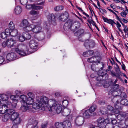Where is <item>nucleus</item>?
Segmentation results:
<instances>
[{"label":"nucleus","mask_w":128,"mask_h":128,"mask_svg":"<svg viewBox=\"0 0 128 128\" xmlns=\"http://www.w3.org/2000/svg\"><path fill=\"white\" fill-rule=\"evenodd\" d=\"M80 25V24L78 22L76 21L72 23V22L68 21L65 24L64 28L65 30H66L70 28H74V30H75L79 28Z\"/></svg>","instance_id":"obj_4"},{"label":"nucleus","mask_w":128,"mask_h":128,"mask_svg":"<svg viewBox=\"0 0 128 128\" xmlns=\"http://www.w3.org/2000/svg\"><path fill=\"white\" fill-rule=\"evenodd\" d=\"M34 100L30 98H27L26 103L29 106H30L34 102Z\"/></svg>","instance_id":"obj_33"},{"label":"nucleus","mask_w":128,"mask_h":128,"mask_svg":"<svg viewBox=\"0 0 128 128\" xmlns=\"http://www.w3.org/2000/svg\"><path fill=\"white\" fill-rule=\"evenodd\" d=\"M64 8V7L63 6H56L55 8L54 9L55 11H57L62 10Z\"/></svg>","instance_id":"obj_38"},{"label":"nucleus","mask_w":128,"mask_h":128,"mask_svg":"<svg viewBox=\"0 0 128 128\" xmlns=\"http://www.w3.org/2000/svg\"><path fill=\"white\" fill-rule=\"evenodd\" d=\"M104 64L102 63H100L99 61H97L96 62H93L92 65V70L94 71H96L98 70V67H101L100 68V70H102L104 68Z\"/></svg>","instance_id":"obj_9"},{"label":"nucleus","mask_w":128,"mask_h":128,"mask_svg":"<svg viewBox=\"0 0 128 128\" xmlns=\"http://www.w3.org/2000/svg\"><path fill=\"white\" fill-rule=\"evenodd\" d=\"M30 106V110L32 111H34L32 110L33 109L36 110L40 108L42 109V107H41V106L39 104V100H38L37 99L36 102H33L32 105Z\"/></svg>","instance_id":"obj_13"},{"label":"nucleus","mask_w":128,"mask_h":128,"mask_svg":"<svg viewBox=\"0 0 128 128\" xmlns=\"http://www.w3.org/2000/svg\"><path fill=\"white\" fill-rule=\"evenodd\" d=\"M20 25L23 28L24 31L28 32L31 34L39 33L41 32L42 29L40 23H38L29 24L28 20L26 19L22 20Z\"/></svg>","instance_id":"obj_1"},{"label":"nucleus","mask_w":128,"mask_h":128,"mask_svg":"<svg viewBox=\"0 0 128 128\" xmlns=\"http://www.w3.org/2000/svg\"><path fill=\"white\" fill-rule=\"evenodd\" d=\"M120 97H122V96L124 98H126V94L124 93H122L121 92V94L120 96Z\"/></svg>","instance_id":"obj_60"},{"label":"nucleus","mask_w":128,"mask_h":128,"mask_svg":"<svg viewBox=\"0 0 128 128\" xmlns=\"http://www.w3.org/2000/svg\"><path fill=\"white\" fill-rule=\"evenodd\" d=\"M110 86V84L109 83H106V84L104 85L103 86L104 88H107L109 86Z\"/></svg>","instance_id":"obj_64"},{"label":"nucleus","mask_w":128,"mask_h":128,"mask_svg":"<svg viewBox=\"0 0 128 128\" xmlns=\"http://www.w3.org/2000/svg\"><path fill=\"white\" fill-rule=\"evenodd\" d=\"M1 38L3 39H4L7 38L8 35L5 33V32H2L1 33Z\"/></svg>","instance_id":"obj_45"},{"label":"nucleus","mask_w":128,"mask_h":128,"mask_svg":"<svg viewBox=\"0 0 128 128\" xmlns=\"http://www.w3.org/2000/svg\"><path fill=\"white\" fill-rule=\"evenodd\" d=\"M32 9L35 10H40L43 8L42 6H38V5L35 4H32Z\"/></svg>","instance_id":"obj_31"},{"label":"nucleus","mask_w":128,"mask_h":128,"mask_svg":"<svg viewBox=\"0 0 128 128\" xmlns=\"http://www.w3.org/2000/svg\"><path fill=\"white\" fill-rule=\"evenodd\" d=\"M29 46L32 49L36 50L38 48V43L35 40H31L29 42Z\"/></svg>","instance_id":"obj_14"},{"label":"nucleus","mask_w":128,"mask_h":128,"mask_svg":"<svg viewBox=\"0 0 128 128\" xmlns=\"http://www.w3.org/2000/svg\"><path fill=\"white\" fill-rule=\"evenodd\" d=\"M20 109L22 111L26 112L28 110H30V106H29L26 103H22Z\"/></svg>","instance_id":"obj_20"},{"label":"nucleus","mask_w":128,"mask_h":128,"mask_svg":"<svg viewBox=\"0 0 128 128\" xmlns=\"http://www.w3.org/2000/svg\"><path fill=\"white\" fill-rule=\"evenodd\" d=\"M2 46L3 47H5L6 46H7V41L4 42L2 44Z\"/></svg>","instance_id":"obj_56"},{"label":"nucleus","mask_w":128,"mask_h":128,"mask_svg":"<svg viewBox=\"0 0 128 128\" xmlns=\"http://www.w3.org/2000/svg\"><path fill=\"white\" fill-rule=\"evenodd\" d=\"M56 102L54 104L50 106V108H48V110L50 111L56 110L57 113L59 114L62 112V106L61 105L57 104V102L55 100Z\"/></svg>","instance_id":"obj_8"},{"label":"nucleus","mask_w":128,"mask_h":128,"mask_svg":"<svg viewBox=\"0 0 128 128\" xmlns=\"http://www.w3.org/2000/svg\"><path fill=\"white\" fill-rule=\"evenodd\" d=\"M8 112L10 115L11 120L16 124H20L22 121L21 118L19 117V114L18 112L13 110L10 109L8 110Z\"/></svg>","instance_id":"obj_3"},{"label":"nucleus","mask_w":128,"mask_h":128,"mask_svg":"<svg viewBox=\"0 0 128 128\" xmlns=\"http://www.w3.org/2000/svg\"><path fill=\"white\" fill-rule=\"evenodd\" d=\"M110 90H120L119 85L117 84L114 85Z\"/></svg>","instance_id":"obj_35"},{"label":"nucleus","mask_w":128,"mask_h":128,"mask_svg":"<svg viewBox=\"0 0 128 128\" xmlns=\"http://www.w3.org/2000/svg\"><path fill=\"white\" fill-rule=\"evenodd\" d=\"M10 34L12 36L15 37L17 36L18 34V30L15 28L10 30Z\"/></svg>","instance_id":"obj_22"},{"label":"nucleus","mask_w":128,"mask_h":128,"mask_svg":"<svg viewBox=\"0 0 128 128\" xmlns=\"http://www.w3.org/2000/svg\"><path fill=\"white\" fill-rule=\"evenodd\" d=\"M94 53V51L92 50H89L87 52H84L83 55L84 56H88L92 55Z\"/></svg>","instance_id":"obj_29"},{"label":"nucleus","mask_w":128,"mask_h":128,"mask_svg":"<svg viewBox=\"0 0 128 128\" xmlns=\"http://www.w3.org/2000/svg\"><path fill=\"white\" fill-rule=\"evenodd\" d=\"M120 104L122 106V105L127 106L128 105V100L126 99H122Z\"/></svg>","instance_id":"obj_32"},{"label":"nucleus","mask_w":128,"mask_h":128,"mask_svg":"<svg viewBox=\"0 0 128 128\" xmlns=\"http://www.w3.org/2000/svg\"><path fill=\"white\" fill-rule=\"evenodd\" d=\"M95 58H96V57H92L90 58H89L88 60V61L90 63H92V62H96L97 61H94V60H96L95 59Z\"/></svg>","instance_id":"obj_40"},{"label":"nucleus","mask_w":128,"mask_h":128,"mask_svg":"<svg viewBox=\"0 0 128 128\" xmlns=\"http://www.w3.org/2000/svg\"><path fill=\"white\" fill-rule=\"evenodd\" d=\"M117 122V121L116 120L114 119L113 120H112V123L113 124H116Z\"/></svg>","instance_id":"obj_62"},{"label":"nucleus","mask_w":128,"mask_h":128,"mask_svg":"<svg viewBox=\"0 0 128 128\" xmlns=\"http://www.w3.org/2000/svg\"><path fill=\"white\" fill-rule=\"evenodd\" d=\"M68 104V102L67 100H65L62 102V104L63 106H65Z\"/></svg>","instance_id":"obj_52"},{"label":"nucleus","mask_w":128,"mask_h":128,"mask_svg":"<svg viewBox=\"0 0 128 128\" xmlns=\"http://www.w3.org/2000/svg\"><path fill=\"white\" fill-rule=\"evenodd\" d=\"M15 93L17 96H18L21 94V92L19 90H16L15 91Z\"/></svg>","instance_id":"obj_61"},{"label":"nucleus","mask_w":128,"mask_h":128,"mask_svg":"<svg viewBox=\"0 0 128 128\" xmlns=\"http://www.w3.org/2000/svg\"><path fill=\"white\" fill-rule=\"evenodd\" d=\"M102 18L105 22L111 24L112 27L113 26L114 24H116V23L114 22L112 20L108 19L105 18L104 17H103Z\"/></svg>","instance_id":"obj_24"},{"label":"nucleus","mask_w":128,"mask_h":128,"mask_svg":"<svg viewBox=\"0 0 128 128\" xmlns=\"http://www.w3.org/2000/svg\"><path fill=\"white\" fill-rule=\"evenodd\" d=\"M45 2L44 1H42V2H38L36 4V5L38 6H42L44 5Z\"/></svg>","instance_id":"obj_50"},{"label":"nucleus","mask_w":128,"mask_h":128,"mask_svg":"<svg viewBox=\"0 0 128 128\" xmlns=\"http://www.w3.org/2000/svg\"><path fill=\"white\" fill-rule=\"evenodd\" d=\"M8 27L10 30L16 28H15V25L12 21H11L9 23Z\"/></svg>","instance_id":"obj_34"},{"label":"nucleus","mask_w":128,"mask_h":128,"mask_svg":"<svg viewBox=\"0 0 128 128\" xmlns=\"http://www.w3.org/2000/svg\"><path fill=\"white\" fill-rule=\"evenodd\" d=\"M20 98L21 100L20 102L22 104L26 103V102L27 98L26 96L24 95H21L20 96Z\"/></svg>","instance_id":"obj_28"},{"label":"nucleus","mask_w":128,"mask_h":128,"mask_svg":"<svg viewBox=\"0 0 128 128\" xmlns=\"http://www.w3.org/2000/svg\"><path fill=\"white\" fill-rule=\"evenodd\" d=\"M89 45V46L91 48L94 47L95 45V43L94 40H90L88 41Z\"/></svg>","instance_id":"obj_37"},{"label":"nucleus","mask_w":128,"mask_h":128,"mask_svg":"<svg viewBox=\"0 0 128 128\" xmlns=\"http://www.w3.org/2000/svg\"><path fill=\"white\" fill-rule=\"evenodd\" d=\"M19 124H16L15 123H14L12 128H18V125Z\"/></svg>","instance_id":"obj_59"},{"label":"nucleus","mask_w":128,"mask_h":128,"mask_svg":"<svg viewBox=\"0 0 128 128\" xmlns=\"http://www.w3.org/2000/svg\"><path fill=\"white\" fill-rule=\"evenodd\" d=\"M10 29L6 28L5 30V32H4L7 35H8L9 34H10Z\"/></svg>","instance_id":"obj_53"},{"label":"nucleus","mask_w":128,"mask_h":128,"mask_svg":"<svg viewBox=\"0 0 128 128\" xmlns=\"http://www.w3.org/2000/svg\"><path fill=\"white\" fill-rule=\"evenodd\" d=\"M39 11H35L34 10H32L30 12V14L32 15H38L39 14Z\"/></svg>","instance_id":"obj_39"},{"label":"nucleus","mask_w":128,"mask_h":128,"mask_svg":"<svg viewBox=\"0 0 128 128\" xmlns=\"http://www.w3.org/2000/svg\"><path fill=\"white\" fill-rule=\"evenodd\" d=\"M28 98H30L34 100L35 98V95L32 93L30 92L28 94Z\"/></svg>","instance_id":"obj_36"},{"label":"nucleus","mask_w":128,"mask_h":128,"mask_svg":"<svg viewBox=\"0 0 128 128\" xmlns=\"http://www.w3.org/2000/svg\"><path fill=\"white\" fill-rule=\"evenodd\" d=\"M55 125L56 128H64L63 122H56L55 124Z\"/></svg>","instance_id":"obj_30"},{"label":"nucleus","mask_w":128,"mask_h":128,"mask_svg":"<svg viewBox=\"0 0 128 128\" xmlns=\"http://www.w3.org/2000/svg\"><path fill=\"white\" fill-rule=\"evenodd\" d=\"M98 8L100 10V12L102 13H104V12H106V10L105 9H102L99 8Z\"/></svg>","instance_id":"obj_63"},{"label":"nucleus","mask_w":128,"mask_h":128,"mask_svg":"<svg viewBox=\"0 0 128 128\" xmlns=\"http://www.w3.org/2000/svg\"><path fill=\"white\" fill-rule=\"evenodd\" d=\"M108 121L107 119H104L102 117L99 118L97 120L98 126L100 128H105L106 124Z\"/></svg>","instance_id":"obj_10"},{"label":"nucleus","mask_w":128,"mask_h":128,"mask_svg":"<svg viewBox=\"0 0 128 128\" xmlns=\"http://www.w3.org/2000/svg\"><path fill=\"white\" fill-rule=\"evenodd\" d=\"M107 109L108 110L114 113L115 114H116L114 112L116 110V108H115L114 110V108L112 106H108L107 107Z\"/></svg>","instance_id":"obj_41"},{"label":"nucleus","mask_w":128,"mask_h":128,"mask_svg":"<svg viewBox=\"0 0 128 128\" xmlns=\"http://www.w3.org/2000/svg\"><path fill=\"white\" fill-rule=\"evenodd\" d=\"M17 102V100H15L14 102H12V106L13 108H15L16 107Z\"/></svg>","instance_id":"obj_48"},{"label":"nucleus","mask_w":128,"mask_h":128,"mask_svg":"<svg viewBox=\"0 0 128 128\" xmlns=\"http://www.w3.org/2000/svg\"><path fill=\"white\" fill-rule=\"evenodd\" d=\"M10 114L7 112L6 114L2 116V120L4 122H6L10 118Z\"/></svg>","instance_id":"obj_27"},{"label":"nucleus","mask_w":128,"mask_h":128,"mask_svg":"<svg viewBox=\"0 0 128 128\" xmlns=\"http://www.w3.org/2000/svg\"><path fill=\"white\" fill-rule=\"evenodd\" d=\"M68 16V13L66 12L61 15L59 14L58 15V18L62 21L64 22L67 19Z\"/></svg>","instance_id":"obj_17"},{"label":"nucleus","mask_w":128,"mask_h":128,"mask_svg":"<svg viewBox=\"0 0 128 128\" xmlns=\"http://www.w3.org/2000/svg\"><path fill=\"white\" fill-rule=\"evenodd\" d=\"M7 105L4 104L0 106V113L3 114L7 112L8 110H9L7 106Z\"/></svg>","instance_id":"obj_18"},{"label":"nucleus","mask_w":128,"mask_h":128,"mask_svg":"<svg viewBox=\"0 0 128 128\" xmlns=\"http://www.w3.org/2000/svg\"><path fill=\"white\" fill-rule=\"evenodd\" d=\"M16 54L14 52H11L8 54L6 56V58L8 60L11 61L16 58Z\"/></svg>","instance_id":"obj_16"},{"label":"nucleus","mask_w":128,"mask_h":128,"mask_svg":"<svg viewBox=\"0 0 128 128\" xmlns=\"http://www.w3.org/2000/svg\"><path fill=\"white\" fill-rule=\"evenodd\" d=\"M120 98H118L117 96H114L112 98V101L114 104V106L115 108H116V110L114 112L116 114H119L120 112V110L122 108V105L120 103H119L118 102V99Z\"/></svg>","instance_id":"obj_6"},{"label":"nucleus","mask_w":128,"mask_h":128,"mask_svg":"<svg viewBox=\"0 0 128 128\" xmlns=\"http://www.w3.org/2000/svg\"><path fill=\"white\" fill-rule=\"evenodd\" d=\"M64 128H70L72 126L71 122L69 120H66L63 122Z\"/></svg>","instance_id":"obj_23"},{"label":"nucleus","mask_w":128,"mask_h":128,"mask_svg":"<svg viewBox=\"0 0 128 128\" xmlns=\"http://www.w3.org/2000/svg\"><path fill=\"white\" fill-rule=\"evenodd\" d=\"M98 103L100 104L103 105L105 104V102L103 100H100L98 102Z\"/></svg>","instance_id":"obj_51"},{"label":"nucleus","mask_w":128,"mask_h":128,"mask_svg":"<svg viewBox=\"0 0 128 128\" xmlns=\"http://www.w3.org/2000/svg\"><path fill=\"white\" fill-rule=\"evenodd\" d=\"M115 24L117 26V28L118 29L119 28H120V27L121 26L118 22H116V24Z\"/></svg>","instance_id":"obj_58"},{"label":"nucleus","mask_w":128,"mask_h":128,"mask_svg":"<svg viewBox=\"0 0 128 128\" xmlns=\"http://www.w3.org/2000/svg\"><path fill=\"white\" fill-rule=\"evenodd\" d=\"M32 124H33L34 125V126L32 128H38V127L37 126V125L38 123V122L37 120H32Z\"/></svg>","instance_id":"obj_43"},{"label":"nucleus","mask_w":128,"mask_h":128,"mask_svg":"<svg viewBox=\"0 0 128 128\" xmlns=\"http://www.w3.org/2000/svg\"><path fill=\"white\" fill-rule=\"evenodd\" d=\"M96 108L97 107L96 105H92L89 109L86 110L83 114V116L86 118H88L91 116H94V112L96 110Z\"/></svg>","instance_id":"obj_7"},{"label":"nucleus","mask_w":128,"mask_h":128,"mask_svg":"<svg viewBox=\"0 0 128 128\" xmlns=\"http://www.w3.org/2000/svg\"><path fill=\"white\" fill-rule=\"evenodd\" d=\"M15 96L14 95H12L10 96V99L13 100H14L13 102H14L15 100H16V99Z\"/></svg>","instance_id":"obj_57"},{"label":"nucleus","mask_w":128,"mask_h":128,"mask_svg":"<svg viewBox=\"0 0 128 128\" xmlns=\"http://www.w3.org/2000/svg\"><path fill=\"white\" fill-rule=\"evenodd\" d=\"M7 41V46L8 48H12L16 44V41L12 38L8 40Z\"/></svg>","instance_id":"obj_19"},{"label":"nucleus","mask_w":128,"mask_h":128,"mask_svg":"<svg viewBox=\"0 0 128 128\" xmlns=\"http://www.w3.org/2000/svg\"><path fill=\"white\" fill-rule=\"evenodd\" d=\"M23 34V35L24 36L26 39L28 40L31 38V34H31L28 31H25Z\"/></svg>","instance_id":"obj_26"},{"label":"nucleus","mask_w":128,"mask_h":128,"mask_svg":"<svg viewBox=\"0 0 128 128\" xmlns=\"http://www.w3.org/2000/svg\"><path fill=\"white\" fill-rule=\"evenodd\" d=\"M0 100H1L3 103L6 105H9L11 103L9 98L5 94L0 95Z\"/></svg>","instance_id":"obj_11"},{"label":"nucleus","mask_w":128,"mask_h":128,"mask_svg":"<svg viewBox=\"0 0 128 128\" xmlns=\"http://www.w3.org/2000/svg\"><path fill=\"white\" fill-rule=\"evenodd\" d=\"M71 112L70 109L67 108L64 109L63 111H62V114L63 116H67L69 115Z\"/></svg>","instance_id":"obj_21"},{"label":"nucleus","mask_w":128,"mask_h":128,"mask_svg":"<svg viewBox=\"0 0 128 128\" xmlns=\"http://www.w3.org/2000/svg\"><path fill=\"white\" fill-rule=\"evenodd\" d=\"M116 74L117 76H119L120 74L121 73L120 70L119 68H118L116 69Z\"/></svg>","instance_id":"obj_46"},{"label":"nucleus","mask_w":128,"mask_h":128,"mask_svg":"<svg viewBox=\"0 0 128 128\" xmlns=\"http://www.w3.org/2000/svg\"><path fill=\"white\" fill-rule=\"evenodd\" d=\"M26 39L24 36L23 35L22 36H20L19 38V40L21 42H23Z\"/></svg>","instance_id":"obj_44"},{"label":"nucleus","mask_w":128,"mask_h":128,"mask_svg":"<svg viewBox=\"0 0 128 128\" xmlns=\"http://www.w3.org/2000/svg\"><path fill=\"white\" fill-rule=\"evenodd\" d=\"M121 92L120 90H110L109 94H111L113 96H117L118 98H120V96L121 94Z\"/></svg>","instance_id":"obj_15"},{"label":"nucleus","mask_w":128,"mask_h":128,"mask_svg":"<svg viewBox=\"0 0 128 128\" xmlns=\"http://www.w3.org/2000/svg\"><path fill=\"white\" fill-rule=\"evenodd\" d=\"M28 51L27 46L23 44H19L15 47V51L21 56H25L26 52Z\"/></svg>","instance_id":"obj_5"},{"label":"nucleus","mask_w":128,"mask_h":128,"mask_svg":"<svg viewBox=\"0 0 128 128\" xmlns=\"http://www.w3.org/2000/svg\"><path fill=\"white\" fill-rule=\"evenodd\" d=\"M26 8L28 9H30L31 8L32 9V4H28L26 6Z\"/></svg>","instance_id":"obj_54"},{"label":"nucleus","mask_w":128,"mask_h":128,"mask_svg":"<svg viewBox=\"0 0 128 128\" xmlns=\"http://www.w3.org/2000/svg\"><path fill=\"white\" fill-rule=\"evenodd\" d=\"M39 100V104L41 106L42 108L41 109L43 111L45 110L46 108H50V106L54 104L55 102V100L53 99H51L48 100V98L44 96H42Z\"/></svg>","instance_id":"obj_2"},{"label":"nucleus","mask_w":128,"mask_h":128,"mask_svg":"<svg viewBox=\"0 0 128 128\" xmlns=\"http://www.w3.org/2000/svg\"><path fill=\"white\" fill-rule=\"evenodd\" d=\"M121 15L124 18H125L126 17V12L124 11H123L120 13Z\"/></svg>","instance_id":"obj_49"},{"label":"nucleus","mask_w":128,"mask_h":128,"mask_svg":"<svg viewBox=\"0 0 128 128\" xmlns=\"http://www.w3.org/2000/svg\"><path fill=\"white\" fill-rule=\"evenodd\" d=\"M122 109L120 110V112L119 113V114H118L117 116V118L120 120H123V118H122V116L120 114V112H121V110H122Z\"/></svg>","instance_id":"obj_47"},{"label":"nucleus","mask_w":128,"mask_h":128,"mask_svg":"<svg viewBox=\"0 0 128 128\" xmlns=\"http://www.w3.org/2000/svg\"><path fill=\"white\" fill-rule=\"evenodd\" d=\"M22 11V9L21 7L19 6H16L14 11V13L16 14H20Z\"/></svg>","instance_id":"obj_25"},{"label":"nucleus","mask_w":128,"mask_h":128,"mask_svg":"<svg viewBox=\"0 0 128 128\" xmlns=\"http://www.w3.org/2000/svg\"><path fill=\"white\" fill-rule=\"evenodd\" d=\"M120 114L122 117V118H123V119L125 117L128 116V113L125 112H122V111L121 112H120Z\"/></svg>","instance_id":"obj_42"},{"label":"nucleus","mask_w":128,"mask_h":128,"mask_svg":"<svg viewBox=\"0 0 128 128\" xmlns=\"http://www.w3.org/2000/svg\"><path fill=\"white\" fill-rule=\"evenodd\" d=\"M4 61V59L3 56H0V64L2 63Z\"/></svg>","instance_id":"obj_55"},{"label":"nucleus","mask_w":128,"mask_h":128,"mask_svg":"<svg viewBox=\"0 0 128 128\" xmlns=\"http://www.w3.org/2000/svg\"><path fill=\"white\" fill-rule=\"evenodd\" d=\"M84 122V118L82 116H78L74 120V125L77 126H82Z\"/></svg>","instance_id":"obj_12"}]
</instances>
